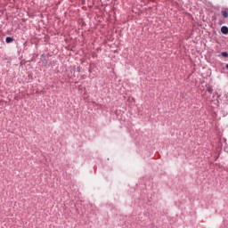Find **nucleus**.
I'll return each instance as SVG.
<instances>
[{"instance_id":"f257e3e1","label":"nucleus","mask_w":228,"mask_h":228,"mask_svg":"<svg viewBox=\"0 0 228 228\" xmlns=\"http://www.w3.org/2000/svg\"><path fill=\"white\" fill-rule=\"evenodd\" d=\"M221 32L223 33V35H227L228 34V28L225 26H223L221 28Z\"/></svg>"},{"instance_id":"f03ea898","label":"nucleus","mask_w":228,"mask_h":228,"mask_svg":"<svg viewBox=\"0 0 228 228\" xmlns=\"http://www.w3.org/2000/svg\"><path fill=\"white\" fill-rule=\"evenodd\" d=\"M5 42H6L7 44H10V43L13 42V38H12V37H6Z\"/></svg>"},{"instance_id":"7ed1b4c3","label":"nucleus","mask_w":228,"mask_h":228,"mask_svg":"<svg viewBox=\"0 0 228 228\" xmlns=\"http://www.w3.org/2000/svg\"><path fill=\"white\" fill-rule=\"evenodd\" d=\"M222 15L223 17H224V19H227L228 17L227 11H222Z\"/></svg>"},{"instance_id":"20e7f679","label":"nucleus","mask_w":228,"mask_h":228,"mask_svg":"<svg viewBox=\"0 0 228 228\" xmlns=\"http://www.w3.org/2000/svg\"><path fill=\"white\" fill-rule=\"evenodd\" d=\"M208 94H213V87L208 86Z\"/></svg>"},{"instance_id":"39448f33","label":"nucleus","mask_w":228,"mask_h":228,"mask_svg":"<svg viewBox=\"0 0 228 228\" xmlns=\"http://www.w3.org/2000/svg\"><path fill=\"white\" fill-rule=\"evenodd\" d=\"M221 54H222V56H223L224 58H227V56H228L227 52H223Z\"/></svg>"}]
</instances>
